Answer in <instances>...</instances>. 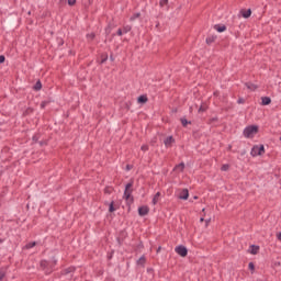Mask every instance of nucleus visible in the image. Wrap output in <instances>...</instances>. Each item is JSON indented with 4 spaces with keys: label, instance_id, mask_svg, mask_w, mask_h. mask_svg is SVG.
Here are the masks:
<instances>
[{
    "label": "nucleus",
    "instance_id": "f257e3e1",
    "mask_svg": "<svg viewBox=\"0 0 281 281\" xmlns=\"http://www.w3.org/2000/svg\"><path fill=\"white\" fill-rule=\"evenodd\" d=\"M57 262H58V260H56V258H54V257L49 261L42 260L41 269H43V271H45L46 276H49V273H52V269H54V267H56Z\"/></svg>",
    "mask_w": 281,
    "mask_h": 281
},
{
    "label": "nucleus",
    "instance_id": "f03ea898",
    "mask_svg": "<svg viewBox=\"0 0 281 281\" xmlns=\"http://www.w3.org/2000/svg\"><path fill=\"white\" fill-rule=\"evenodd\" d=\"M258 125H249L244 130V137H246L247 139H252L255 135H258Z\"/></svg>",
    "mask_w": 281,
    "mask_h": 281
},
{
    "label": "nucleus",
    "instance_id": "7ed1b4c3",
    "mask_svg": "<svg viewBox=\"0 0 281 281\" xmlns=\"http://www.w3.org/2000/svg\"><path fill=\"white\" fill-rule=\"evenodd\" d=\"M265 153V145H255L251 148L250 155L251 157H258V156H262V154Z\"/></svg>",
    "mask_w": 281,
    "mask_h": 281
},
{
    "label": "nucleus",
    "instance_id": "20e7f679",
    "mask_svg": "<svg viewBox=\"0 0 281 281\" xmlns=\"http://www.w3.org/2000/svg\"><path fill=\"white\" fill-rule=\"evenodd\" d=\"M131 188H133V183H127L125 187L124 199L127 203H133V198H131Z\"/></svg>",
    "mask_w": 281,
    "mask_h": 281
},
{
    "label": "nucleus",
    "instance_id": "39448f33",
    "mask_svg": "<svg viewBox=\"0 0 281 281\" xmlns=\"http://www.w3.org/2000/svg\"><path fill=\"white\" fill-rule=\"evenodd\" d=\"M175 251L178 256H181V258H186V256H188V248L183 245L177 246Z\"/></svg>",
    "mask_w": 281,
    "mask_h": 281
},
{
    "label": "nucleus",
    "instance_id": "423d86ee",
    "mask_svg": "<svg viewBox=\"0 0 281 281\" xmlns=\"http://www.w3.org/2000/svg\"><path fill=\"white\" fill-rule=\"evenodd\" d=\"M190 198V191L188 189H183L178 199H180L181 201H188V199Z\"/></svg>",
    "mask_w": 281,
    "mask_h": 281
},
{
    "label": "nucleus",
    "instance_id": "0eeeda50",
    "mask_svg": "<svg viewBox=\"0 0 281 281\" xmlns=\"http://www.w3.org/2000/svg\"><path fill=\"white\" fill-rule=\"evenodd\" d=\"M175 137L173 136H168L167 138H165L164 144L166 146V148H172V145L175 144Z\"/></svg>",
    "mask_w": 281,
    "mask_h": 281
},
{
    "label": "nucleus",
    "instance_id": "6e6552de",
    "mask_svg": "<svg viewBox=\"0 0 281 281\" xmlns=\"http://www.w3.org/2000/svg\"><path fill=\"white\" fill-rule=\"evenodd\" d=\"M240 14L244 19H249L251 16V9H241Z\"/></svg>",
    "mask_w": 281,
    "mask_h": 281
},
{
    "label": "nucleus",
    "instance_id": "1a4fd4ad",
    "mask_svg": "<svg viewBox=\"0 0 281 281\" xmlns=\"http://www.w3.org/2000/svg\"><path fill=\"white\" fill-rule=\"evenodd\" d=\"M259 251H260V246H257V245H251L250 246V254L252 256H256Z\"/></svg>",
    "mask_w": 281,
    "mask_h": 281
},
{
    "label": "nucleus",
    "instance_id": "9d476101",
    "mask_svg": "<svg viewBox=\"0 0 281 281\" xmlns=\"http://www.w3.org/2000/svg\"><path fill=\"white\" fill-rule=\"evenodd\" d=\"M261 104L262 106H269V104H271V99L269 97H262Z\"/></svg>",
    "mask_w": 281,
    "mask_h": 281
},
{
    "label": "nucleus",
    "instance_id": "9b49d317",
    "mask_svg": "<svg viewBox=\"0 0 281 281\" xmlns=\"http://www.w3.org/2000/svg\"><path fill=\"white\" fill-rule=\"evenodd\" d=\"M214 30H216V32L223 33V32H225V30H227V26L221 25V24H215Z\"/></svg>",
    "mask_w": 281,
    "mask_h": 281
},
{
    "label": "nucleus",
    "instance_id": "f8f14e48",
    "mask_svg": "<svg viewBox=\"0 0 281 281\" xmlns=\"http://www.w3.org/2000/svg\"><path fill=\"white\" fill-rule=\"evenodd\" d=\"M245 87H247V89H249V91H256V89H258V86L251 82H246Z\"/></svg>",
    "mask_w": 281,
    "mask_h": 281
},
{
    "label": "nucleus",
    "instance_id": "ddd939ff",
    "mask_svg": "<svg viewBox=\"0 0 281 281\" xmlns=\"http://www.w3.org/2000/svg\"><path fill=\"white\" fill-rule=\"evenodd\" d=\"M173 170H180V172H183V170H186V164L180 162V164L176 165Z\"/></svg>",
    "mask_w": 281,
    "mask_h": 281
},
{
    "label": "nucleus",
    "instance_id": "4468645a",
    "mask_svg": "<svg viewBox=\"0 0 281 281\" xmlns=\"http://www.w3.org/2000/svg\"><path fill=\"white\" fill-rule=\"evenodd\" d=\"M214 41H216V35H211V36L206 37V45H212V43H214Z\"/></svg>",
    "mask_w": 281,
    "mask_h": 281
},
{
    "label": "nucleus",
    "instance_id": "2eb2a0df",
    "mask_svg": "<svg viewBox=\"0 0 281 281\" xmlns=\"http://www.w3.org/2000/svg\"><path fill=\"white\" fill-rule=\"evenodd\" d=\"M161 196V193L160 192H157L155 195H154V199H153V204L154 205H157V203H159V198Z\"/></svg>",
    "mask_w": 281,
    "mask_h": 281
},
{
    "label": "nucleus",
    "instance_id": "dca6fc26",
    "mask_svg": "<svg viewBox=\"0 0 281 281\" xmlns=\"http://www.w3.org/2000/svg\"><path fill=\"white\" fill-rule=\"evenodd\" d=\"M148 212H150V209L148 207V205H143L142 206V216H146V214H148Z\"/></svg>",
    "mask_w": 281,
    "mask_h": 281
},
{
    "label": "nucleus",
    "instance_id": "f3484780",
    "mask_svg": "<svg viewBox=\"0 0 281 281\" xmlns=\"http://www.w3.org/2000/svg\"><path fill=\"white\" fill-rule=\"evenodd\" d=\"M180 122L184 128H186V126H188V124H192V122L188 121V119H186V117H181Z\"/></svg>",
    "mask_w": 281,
    "mask_h": 281
},
{
    "label": "nucleus",
    "instance_id": "a211bd4d",
    "mask_svg": "<svg viewBox=\"0 0 281 281\" xmlns=\"http://www.w3.org/2000/svg\"><path fill=\"white\" fill-rule=\"evenodd\" d=\"M33 89L34 91H41V89H43V83H41V81H37Z\"/></svg>",
    "mask_w": 281,
    "mask_h": 281
},
{
    "label": "nucleus",
    "instance_id": "6ab92c4d",
    "mask_svg": "<svg viewBox=\"0 0 281 281\" xmlns=\"http://www.w3.org/2000/svg\"><path fill=\"white\" fill-rule=\"evenodd\" d=\"M32 247H36V241L29 243L24 246V249H32Z\"/></svg>",
    "mask_w": 281,
    "mask_h": 281
},
{
    "label": "nucleus",
    "instance_id": "aec40b11",
    "mask_svg": "<svg viewBox=\"0 0 281 281\" xmlns=\"http://www.w3.org/2000/svg\"><path fill=\"white\" fill-rule=\"evenodd\" d=\"M76 271V268H67L64 273L65 276H69V273H74Z\"/></svg>",
    "mask_w": 281,
    "mask_h": 281
},
{
    "label": "nucleus",
    "instance_id": "412c9836",
    "mask_svg": "<svg viewBox=\"0 0 281 281\" xmlns=\"http://www.w3.org/2000/svg\"><path fill=\"white\" fill-rule=\"evenodd\" d=\"M248 269L251 271V273H254V271H256V265H254V262H249Z\"/></svg>",
    "mask_w": 281,
    "mask_h": 281
},
{
    "label": "nucleus",
    "instance_id": "4be33fe9",
    "mask_svg": "<svg viewBox=\"0 0 281 281\" xmlns=\"http://www.w3.org/2000/svg\"><path fill=\"white\" fill-rule=\"evenodd\" d=\"M109 212H115V202L112 201L109 206Z\"/></svg>",
    "mask_w": 281,
    "mask_h": 281
},
{
    "label": "nucleus",
    "instance_id": "5701e85b",
    "mask_svg": "<svg viewBox=\"0 0 281 281\" xmlns=\"http://www.w3.org/2000/svg\"><path fill=\"white\" fill-rule=\"evenodd\" d=\"M30 113H34V109H33V108H27V109L24 111L23 115H30Z\"/></svg>",
    "mask_w": 281,
    "mask_h": 281
},
{
    "label": "nucleus",
    "instance_id": "b1692460",
    "mask_svg": "<svg viewBox=\"0 0 281 281\" xmlns=\"http://www.w3.org/2000/svg\"><path fill=\"white\" fill-rule=\"evenodd\" d=\"M222 172H227V170H229V165L225 164L221 167Z\"/></svg>",
    "mask_w": 281,
    "mask_h": 281
},
{
    "label": "nucleus",
    "instance_id": "393cba45",
    "mask_svg": "<svg viewBox=\"0 0 281 281\" xmlns=\"http://www.w3.org/2000/svg\"><path fill=\"white\" fill-rule=\"evenodd\" d=\"M146 102H148V95L142 94V104H146Z\"/></svg>",
    "mask_w": 281,
    "mask_h": 281
},
{
    "label": "nucleus",
    "instance_id": "a878e982",
    "mask_svg": "<svg viewBox=\"0 0 281 281\" xmlns=\"http://www.w3.org/2000/svg\"><path fill=\"white\" fill-rule=\"evenodd\" d=\"M214 122H218V116L209 120V124H214Z\"/></svg>",
    "mask_w": 281,
    "mask_h": 281
},
{
    "label": "nucleus",
    "instance_id": "bb28decb",
    "mask_svg": "<svg viewBox=\"0 0 281 281\" xmlns=\"http://www.w3.org/2000/svg\"><path fill=\"white\" fill-rule=\"evenodd\" d=\"M87 38H90V41H93V38H95V33L87 34Z\"/></svg>",
    "mask_w": 281,
    "mask_h": 281
},
{
    "label": "nucleus",
    "instance_id": "cd10ccee",
    "mask_svg": "<svg viewBox=\"0 0 281 281\" xmlns=\"http://www.w3.org/2000/svg\"><path fill=\"white\" fill-rule=\"evenodd\" d=\"M198 111L199 113H205V111H207V108L201 105Z\"/></svg>",
    "mask_w": 281,
    "mask_h": 281
},
{
    "label": "nucleus",
    "instance_id": "c85d7f7f",
    "mask_svg": "<svg viewBox=\"0 0 281 281\" xmlns=\"http://www.w3.org/2000/svg\"><path fill=\"white\" fill-rule=\"evenodd\" d=\"M159 5L160 8H164V5H168V0H160Z\"/></svg>",
    "mask_w": 281,
    "mask_h": 281
},
{
    "label": "nucleus",
    "instance_id": "c756f323",
    "mask_svg": "<svg viewBox=\"0 0 281 281\" xmlns=\"http://www.w3.org/2000/svg\"><path fill=\"white\" fill-rule=\"evenodd\" d=\"M123 32H124L125 34H127V32H131V26H130V25L124 26V27H123Z\"/></svg>",
    "mask_w": 281,
    "mask_h": 281
},
{
    "label": "nucleus",
    "instance_id": "7c9ffc66",
    "mask_svg": "<svg viewBox=\"0 0 281 281\" xmlns=\"http://www.w3.org/2000/svg\"><path fill=\"white\" fill-rule=\"evenodd\" d=\"M237 104H245V99L243 97H239L237 100Z\"/></svg>",
    "mask_w": 281,
    "mask_h": 281
},
{
    "label": "nucleus",
    "instance_id": "2f4dec72",
    "mask_svg": "<svg viewBox=\"0 0 281 281\" xmlns=\"http://www.w3.org/2000/svg\"><path fill=\"white\" fill-rule=\"evenodd\" d=\"M5 278V271L0 270V281Z\"/></svg>",
    "mask_w": 281,
    "mask_h": 281
},
{
    "label": "nucleus",
    "instance_id": "473e14b6",
    "mask_svg": "<svg viewBox=\"0 0 281 281\" xmlns=\"http://www.w3.org/2000/svg\"><path fill=\"white\" fill-rule=\"evenodd\" d=\"M140 14L136 13L131 18V21H135V19H139Z\"/></svg>",
    "mask_w": 281,
    "mask_h": 281
},
{
    "label": "nucleus",
    "instance_id": "72a5a7b5",
    "mask_svg": "<svg viewBox=\"0 0 281 281\" xmlns=\"http://www.w3.org/2000/svg\"><path fill=\"white\" fill-rule=\"evenodd\" d=\"M112 190H113V189H111V188H105V189H104V192H105V194H111Z\"/></svg>",
    "mask_w": 281,
    "mask_h": 281
},
{
    "label": "nucleus",
    "instance_id": "f704fd0d",
    "mask_svg": "<svg viewBox=\"0 0 281 281\" xmlns=\"http://www.w3.org/2000/svg\"><path fill=\"white\" fill-rule=\"evenodd\" d=\"M45 106H47V101H43V102L41 103V109H45Z\"/></svg>",
    "mask_w": 281,
    "mask_h": 281
},
{
    "label": "nucleus",
    "instance_id": "c9c22d12",
    "mask_svg": "<svg viewBox=\"0 0 281 281\" xmlns=\"http://www.w3.org/2000/svg\"><path fill=\"white\" fill-rule=\"evenodd\" d=\"M105 60H109V55H105L102 60H101V64H104Z\"/></svg>",
    "mask_w": 281,
    "mask_h": 281
},
{
    "label": "nucleus",
    "instance_id": "e433bc0d",
    "mask_svg": "<svg viewBox=\"0 0 281 281\" xmlns=\"http://www.w3.org/2000/svg\"><path fill=\"white\" fill-rule=\"evenodd\" d=\"M0 63H5V56L0 55Z\"/></svg>",
    "mask_w": 281,
    "mask_h": 281
},
{
    "label": "nucleus",
    "instance_id": "4c0bfd02",
    "mask_svg": "<svg viewBox=\"0 0 281 281\" xmlns=\"http://www.w3.org/2000/svg\"><path fill=\"white\" fill-rule=\"evenodd\" d=\"M76 3V0H68V5H74Z\"/></svg>",
    "mask_w": 281,
    "mask_h": 281
},
{
    "label": "nucleus",
    "instance_id": "58836bf2",
    "mask_svg": "<svg viewBox=\"0 0 281 281\" xmlns=\"http://www.w3.org/2000/svg\"><path fill=\"white\" fill-rule=\"evenodd\" d=\"M105 32H106V34H111V26H108V27L105 29Z\"/></svg>",
    "mask_w": 281,
    "mask_h": 281
},
{
    "label": "nucleus",
    "instance_id": "ea45409f",
    "mask_svg": "<svg viewBox=\"0 0 281 281\" xmlns=\"http://www.w3.org/2000/svg\"><path fill=\"white\" fill-rule=\"evenodd\" d=\"M142 150H148V145H143Z\"/></svg>",
    "mask_w": 281,
    "mask_h": 281
},
{
    "label": "nucleus",
    "instance_id": "a19ab883",
    "mask_svg": "<svg viewBox=\"0 0 281 281\" xmlns=\"http://www.w3.org/2000/svg\"><path fill=\"white\" fill-rule=\"evenodd\" d=\"M123 32L121 29L117 30V36H122Z\"/></svg>",
    "mask_w": 281,
    "mask_h": 281
},
{
    "label": "nucleus",
    "instance_id": "79ce46f5",
    "mask_svg": "<svg viewBox=\"0 0 281 281\" xmlns=\"http://www.w3.org/2000/svg\"><path fill=\"white\" fill-rule=\"evenodd\" d=\"M137 102H138V104H142V95H139V97L137 98Z\"/></svg>",
    "mask_w": 281,
    "mask_h": 281
},
{
    "label": "nucleus",
    "instance_id": "37998d69",
    "mask_svg": "<svg viewBox=\"0 0 281 281\" xmlns=\"http://www.w3.org/2000/svg\"><path fill=\"white\" fill-rule=\"evenodd\" d=\"M126 170H133V166L127 165V166H126Z\"/></svg>",
    "mask_w": 281,
    "mask_h": 281
},
{
    "label": "nucleus",
    "instance_id": "c03bdc74",
    "mask_svg": "<svg viewBox=\"0 0 281 281\" xmlns=\"http://www.w3.org/2000/svg\"><path fill=\"white\" fill-rule=\"evenodd\" d=\"M144 262H146V257L142 256V263L144 265Z\"/></svg>",
    "mask_w": 281,
    "mask_h": 281
},
{
    "label": "nucleus",
    "instance_id": "a18cd8bd",
    "mask_svg": "<svg viewBox=\"0 0 281 281\" xmlns=\"http://www.w3.org/2000/svg\"><path fill=\"white\" fill-rule=\"evenodd\" d=\"M138 214L142 216V206L138 207Z\"/></svg>",
    "mask_w": 281,
    "mask_h": 281
},
{
    "label": "nucleus",
    "instance_id": "49530a36",
    "mask_svg": "<svg viewBox=\"0 0 281 281\" xmlns=\"http://www.w3.org/2000/svg\"><path fill=\"white\" fill-rule=\"evenodd\" d=\"M153 268L147 269V273H153Z\"/></svg>",
    "mask_w": 281,
    "mask_h": 281
},
{
    "label": "nucleus",
    "instance_id": "de8ad7c7",
    "mask_svg": "<svg viewBox=\"0 0 281 281\" xmlns=\"http://www.w3.org/2000/svg\"><path fill=\"white\" fill-rule=\"evenodd\" d=\"M278 240H281V233L277 235Z\"/></svg>",
    "mask_w": 281,
    "mask_h": 281
},
{
    "label": "nucleus",
    "instance_id": "09e8293b",
    "mask_svg": "<svg viewBox=\"0 0 281 281\" xmlns=\"http://www.w3.org/2000/svg\"><path fill=\"white\" fill-rule=\"evenodd\" d=\"M161 251V246H159L158 248H157V254H159Z\"/></svg>",
    "mask_w": 281,
    "mask_h": 281
},
{
    "label": "nucleus",
    "instance_id": "8fccbe9b",
    "mask_svg": "<svg viewBox=\"0 0 281 281\" xmlns=\"http://www.w3.org/2000/svg\"><path fill=\"white\" fill-rule=\"evenodd\" d=\"M203 221H205V218H204V217H201V218H200V223H203Z\"/></svg>",
    "mask_w": 281,
    "mask_h": 281
},
{
    "label": "nucleus",
    "instance_id": "3c124183",
    "mask_svg": "<svg viewBox=\"0 0 281 281\" xmlns=\"http://www.w3.org/2000/svg\"><path fill=\"white\" fill-rule=\"evenodd\" d=\"M110 60H112V63H113V60H115V58H113L112 55H111V56H110Z\"/></svg>",
    "mask_w": 281,
    "mask_h": 281
},
{
    "label": "nucleus",
    "instance_id": "603ef678",
    "mask_svg": "<svg viewBox=\"0 0 281 281\" xmlns=\"http://www.w3.org/2000/svg\"><path fill=\"white\" fill-rule=\"evenodd\" d=\"M210 221H211V220H205L206 225H209Z\"/></svg>",
    "mask_w": 281,
    "mask_h": 281
},
{
    "label": "nucleus",
    "instance_id": "864d4df0",
    "mask_svg": "<svg viewBox=\"0 0 281 281\" xmlns=\"http://www.w3.org/2000/svg\"><path fill=\"white\" fill-rule=\"evenodd\" d=\"M33 140H34V142H37V138H36V136H34V137H33Z\"/></svg>",
    "mask_w": 281,
    "mask_h": 281
},
{
    "label": "nucleus",
    "instance_id": "5fc2aeb1",
    "mask_svg": "<svg viewBox=\"0 0 281 281\" xmlns=\"http://www.w3.org/2000/svg\"><path fill=\"white\" fill-rule=\"evenodd\" d=\"M1 243H3V239L0 238V245H1Z\"/></svg>",
    "mask_w": 281,
    "mask_h": 281
},
{
    "label": "nucleus",
    "instance_id": "6e6d98bb",
    "mask_svg": "<svg viewBox=\"0 0 281 281\" xmlns=\"http://www.w3.org/2000/svg\"><path fill=\"white\" fill-rule=\"evenodd\" d=\"M193 199H195V200H196V199H199V196H196V195H195Z\"/></svg>",
    "mask_w": 281,
    "mask_h": 281
},
{
    "label": "nucleus",
    "instance_id": "4d7b16f0",
    "mask_svg": "<svg viewBox=\"0 0 281 281\" xmlns=\"http://www.w3.org/2000/svg\"><path fill=\"white\" fill-rule=\"evenodd\" d=\"M32 14V11H29V15Z\"/></svg>",
    "mask_w": 281,
    "mask_h": 281
},
{
    "label": "nucleus",
    "instance_id": "13d9d810",
    "mask_svg": "<svg viewBox=\"0 0 281 281\" xmlns=\"http://www.w3.org/2000/svg\"><path fill=\"white\" fill-rule=\"evenodd\" d=\"M65 0H60V3H63Z\"/></svg>",
    "mask_w": 281,
    "mask_h": 281
}]
</instances>
